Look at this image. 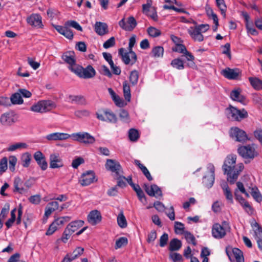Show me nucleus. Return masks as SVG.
Masks as SVG:
<instances>
[{
	"instance_id": "nucleus-61",
	"label": "nucleus",
	"mask_w": 262,
	"mask_h": 262,
	"mask_svg": "<svg viewBox=\"0 0 262 262\" xmlns=\"http://www.w3.org/2000/svg\"><path fill=\"white\" fill-rule=\"evenodd\" d=\"M169 258L173 261V262H181L183 260L182 256L178 253H170L169 254Z\"/></svg>"
},
{
	"instance_id": "nucleus-31",
	"label": "nucleus",
	"mask_w": 262,
	"mask_h": 262,
	"mask_svg": "<svg viewBox=\"0 0 262 262\" xmlns=\"http://www.w3.org/2000/svg\"><path fill=\"white\" fill-rule=\"evenodd\" d=\"M23 184V182L18 177L16 178L14 181V189L13 191L22 193L25 191Z\"/></svg>"
},
{
	"instance_id": "nucleus-52",
	"label": "nucleus",
	"mask_w": 262,
	"mask_h": 262,
	"mask_svg": "<svg viewBox=\"0 0 262 262\" xmlns=\"http://www.w3.org/2000/svg\"><path fill=\"white\" fill-rule=\"evenodd\" d=\"M128 243V240L126 237H121L116 242L115 248L116 249H119L126 246Z\"/></svg>"
},
{
	"instance_id": "nucleus-55",
	"label": "nucleus",
	"mask_w": 262,
	"mask_h": 262,
	"mask_svg": "<svg viewBox=\"0 0 262 262\" xmlns=\"http://www.w3.org/2000/svg\"><path fill=\"white\" fill-rule=\"evenodd\" d=\"M8 168V159L6 157L3 158L0 161V174L4 172Z\"/></svg>"
},
{
	"instance_id": "nucleus-13",
	"label": "nucleus",
	"mask_w": 262,
	"mask_h": 262,
	"mask_svg": "<svg viewBox=\"0 0 262 262\" xmlns=\"http://www.w3.org/2000/svg\"><path fill=\"white\" fill-rule=\"evenodd\" d=\"M105 168L112 172L115 173L116 176H119L121 171V166L120 163L115 160L107 159L105 164Z\"/></svg>"
},
{
	"instance_id": "nucleus-36",
	"label": "nucleus",
	"mask_w": 262,
	"mask_h": 262,
	"mask_svg": "<svg viewBox=\"0 0 262 262\" xmlns=\"http://www.w3.org/2000/svg\"><path fill=\"white\" fill-rule=\"evenodd\" d=\"M10 101L13 104H21L23 103V99L19 92L13 94L10 97Z\"/></svg>"
},
{
	"instance_id": "nucleus-47",
	"label": "nucleus",
	"mask_w": 262,
	"mask_h": 262,
	"mask_svg": "<svg viewBox=\"0 0 262 262\" xmlns=\"http://www.w3.org/2000/svg\"><path fill=\"white\" fill-rule=\"evenodd\" d=\"M171 65L178 70H182L184 68L183 61L180 58L173 59L171 62Z\"/></svg>"
},
{
	"instance_id": "nucleus-40",
	"label": "nucleus",
	"mask_w": 262,
	"mask_h": 262,
	"mask_svg": "<svg viewBox=\"0 0 262 262\" xmlns=\"http://www.w3.org/2000/svg\"><path fill=\"white\" fill-rule=\"evenodd\" d=\"M164 53V49L161 46L154 47L151 52V55L155 58L162 57Z\"/></svg>"
},
{
	"instance_id": "nucleus-14",
	"label": "nucleus",
	"mask_w": 262,
	"mask_h": 262,
	"mask_svg": "<svg viewBox=\"0 0 262 262\" xmlns=\"http://www.w3.org/2000/svg\"><path fill=\"white\" fill-rule=\"evenodd\" d=\"M143 187L145 192L150 196L162 195L161 189L156 184H152L149 187L148 184H144Z\"/></svg>"
},
{
	"instance_id": "nucleus-4",
	"label": "nucleus",
	"mask_w": 262,
	"mask_h": 262,
	"mask_svg": "<svg viewBox=\"0 0 262 262\" xmlns=\"http://www.w3.org/2000/svg\"><path fill=\"white\" fill-rule=\"evenodd\" d=\"M236 160V155H232L227 156L224 161L222 169L224 171V174L227 176V178H229L230 176L231 177L233 173L235 166Z\"/></svg>"
},
{
	"instance_id": "nucleus-32",
	"label": "nucleus",
	"mask_w": 262,
	"mask_h": 262,
	"mask_svg": "<svg viewBox=\"0 0 262 262\" xmlns=\"http://www.w3.org/2000/svg\"><path fill=\"white\" fill-rule=\"evenodd\" d=\"M123 91L125 99L127 102H130L131 98L130 86L126 81L123 82Z\"/></svg>"
},
{
	"instance_id": "nucleus-8",
	"label": "nucleus",
	"mask_w": 262,
	"mask_h": 262,
	"mask_svg": "<svg viewBox=\"0 0 262 262\" xmlns=\"http://www.w3.org/2000/svg\"><path fill=\"white\" fill-rule=\"evenodd\" d=\"M72 136L76 141L84 144H93L95 142V138L88 133L73 134Z\"/></svg>"
},
{
	"instance_id": "nucleus-41",
	"label": "nucleus",
	"mask_w": 262,
	"mask_h": 262,
	"mask_svg": "<svg viewBox=\"0 0 262 262\" xmlns=\"http://www.w3.org/2000/svg\"><path fill=\"white\" fill-rule=\"evenodd\" d=\"M118 115L122 122L125 123H129L130 122V116L126 110L121 109Z\"/></svg>"
},
{
	"instance_id": "nucleus-23",
	"label": "nucleus",
	"mask_w": 262,
	"mask_h": 262,
	"mask_svg": "<svg viewBox=\"0 0 262 262\" xmlns=\"http://www.w3.org/2000/svg\"><path fill=\"white\" fill-rule=\"evenodd\" d=\"M238 168L235 167L232 175L227 178V181L231 184H233L237 180L240 172L244 169V166L243 163H240L238 165Z\"/></svg>"
},
{
	"instance_id": "nucleus-19",
	"label": "nucleus",
	"mask_w": 262,
	"mask_h": 262,
	"mask_svg": "<svg viewBox=\"0 0 262 262\" xmlns=\"http://www.w3.org/2000/svg\"><path fill=\"white\" fill-rule=\"evenodd\" d=\"M27 23L31 26L39 28H42L43 25L41 17L37 14H33L27 19Z\"/></svg>"
},
{
	"instance_id": "nucleus-17",
	"label": "nucleus",
	"mask_w": 262,
	"mask_h": 262,
	"mask_svg": "<svg viewBox=\"0 0 262 262\" xmlns=\"http://www.w3.org/2000/svg\"><path fill=\"white\" fill-rule=\"evenodd\" d=\"M101 219L100 212L97 210L91 211L88 215V221L92 225H95L100 222Z\"/></svg>"
},
{
	"instance_id": "nucleus-25",
	"label": "nucleus",
	"mask_w": 262,
	"mask_h": 262,
	"mask_svg": "<svg viewBox=\"0 0 262 262\" xmlns=\"http://www.w3.org/2000/svg\"><path fill=\"white\" fill-rule=\"evenodd\" d=\"M0 122L3 125L9 126L14 122V118L10 113H5L1 116Z\"/></svg>"
},
{
	"instance_id": "nucleus-27",
	"label": "nucleus",
	"mask_w": 262,
	"mask_h": 262,
	"mask_svg": "<svg viewBox=\"0 0 262 262\" xmlns=\"http://www.w3.org/2000/svg\"><path fill=\"white\" fill-rule=\"evenodd\" d=\"M118 54L121 57L122 60L123 61V62L125 64H128L131 62V63L133 62L132 58H130V53L128 52H125V49L123 48H121L119 49L118 50Z\"/></svg>"
},
{
	"instance_id": "nucleus-49",
	"label": "nucleus",
	"mask_w": 262,
	"mask_h": 262,
	"mask_svg": "<svg viewBox=\"0 0 262 262\" xmlns=\"http://www.w3.org/2000/svg\"><path fill=\"white\" fill-rule=\"evenodd\" d=\"M147 31L149 35L152 37H158L161 34V31L154 27L148 28Z\"/></svg>"
},
{
	"instance_id": "nucleus-38",
	"label": "nucleus",
	"mask_w": 262,
	"mask_h": 262,
	"mask_svg": "<svg viewBox=\"0 0 262 262\" xmlns=\"http://www.w3.org/2000/svg\"><path fill=\"white\" fill-rule=\"evenodd\" d=\"M21 164L24 167H28L31 160V155L26 152L23 154L21 156Z\"/></svg>"
},
{
	"instance_id": "nucleus-21",
	"label": "nucleus",
	"mask_w": 262,
	"mask_h": 262,
	"mask_svg": "<svg viewBox=\"0 0 262 262\" xmlns=\"http://www.w3.org/2000/svg\"><path fill=\"white\" fill-rule=\"evenodd\" d=\"M71 136L66 133H54L48 135L46 138L48 141L64 140L69 139Z\"/></svg>"
},
{
	"instance_id": "nucleus-11",
	"label": "nucleus",
	"mask_w": 262,
	"mask_h": 262,
	"mask_svg": "<svg viewBox=\"0 0 262 262\" xmlns=\"http://www.w3.org/2000/svg\"><path fill=\"white\" fill-rule=\"evenodd\" d=\"M50 167L51 168H59L64 166L62 159L58 153H52L49 158Z\"/></svg>"
},
{
	"instance_id": "nucleus-26",
	"label": "nucleus",
	"mask_w": 262,
	"mask_h": 262,
	"mask_svg": "<svg viewBox=\"0 0 262 262\" xmlns=\"http://www.w3.org/2000/svg\"><path fill=\"white\" fill-rule=\"evenodd\" d=\"M134 164L140 169L143 174L149 181H151L153 180V178L147 168L144 165H143V164H141L139 160H135Z\"/></svg>"
},
{
	"instance_id": "nucleus-30",
	"label": "nucleus",
	"mask_w": 262,
	"mask_h": 262,
	"mask_svg": "<svg viewBox=\"0 0 262 262\" xmlns=\"http://www.w3.org/2000/svg\"><path fill=\"white\" fill-rule=\"evenodd\" d=\"M68 98L72 103H75L80 105L85 104L84 98L81 95H69Z\"/></svg>"
},
{
	"instance_id": "nucleus-6",
	"label": "nucleus",
	"mask_w": 262,
	"mask_h": 262,
	"mask_svg": "<svg viewBox=\"0 0 262 262\" xmlns=\"http://www.w3.org/2000/svg\"><path fill=\"white\" fill-rule=\"evenodd\" d=\"M239 155L245 159H253L257 156L254 147L251 145L241 146L237 149Z\"/></svg>"
},
{
	"instance_id": "nucleus-56",
	"label": "nucleus",
	"mask_w": 262,
	"mask_h": 262,
	"mask_svg": "<svg viewBox=\"0 0 262 262\" xmlns=\"http://www.w3.org/2000/svg\"><path fill=\"white\" fill-rule=\"evenodd\" d=\"M65 26L68 27H72L80 31H82L83 30L82 27L79 25V24L75 20L67 21L65 23Z\"/></svg>"
},
{
	"instance_id": "nucleus-57",
	"label": "nucleus",
	"mask_w": 262,
	"mask_h": 262,
	"mask_svg": "<svg viewBox=\"0 0 262 262\" xmlns=\"http://www.w3.org/2000/svg\"><path fill=\"white\" fill-rule=\"evenodd\" d=\"M84 251V248L78 247L76 248L73 252L72 253L70 254L71 256H72V259H76L79 256L81 255Z\"/></svg>"
},
{
	"instance_id": "nucleus-44",
	"label": "nucleus",
	"mask_w": 262,
	"mask_h": 262,
	"mask_svg": "<svg viewBox=\"0 0 262 262\" xmlns=\"http://www.w3.org/2000/svg\"><path fill=\"white\" fill-rule=\"evenodd\" d=\"M217 8L221 11L222 15L225 17L226 16V5L224 0H215Z\"/></svg>"
},
{
	"instance_id": "nucleus-54",
	"label": "nucleus",
	"mask_w": 262,
	"mask_h": 262,
	"mask_svg": "<svg viewBox=\"0 0 262 262\" xmlns=\"http://www.w3.org/2000/svg\"><path fill=\"white\" fill-rule=\"evenodd\" d=\"M184 236L188 243H191L193 245H196V242L194 235L189 231H185L184 232Z\"/></svg>"
},
{
	"instance_id": "nucleus-28",
	"label": "nucleus",
	"mask_w": 262,
	"mask_h": 262,
	"mask_svg": "<svg viewBox=\"0 0 262 262\" xmlns=\"http://www.w3.org/2000/svg\"><path fill=\"white\" fill-rule=\"evenodd\" d=\"M182 242L178 238L172 239L169 243L168 250L170 251H178L182 247Z\"/></svg>"
},
{
	"instance_id": "nucleus-22",
	"label": "nucleus",
	"mask_w": 262,
	"mask_h": 262,
	"mask_svg": "<svg viewBox=\"0 0 262 262\" xmlns=\"http://www.w3.org/2000/svg\"><path fill=\"white\" fill-rule=\"evenodd\" d=\"M95 31L98 35L103 36L108 33V26L106 23L97 21L95 25Z\"/></svg>"
},
{
	"instance_id": "nucleus-48",
	"label": "nucleus",
	"mask_w": 262,
	"mask_h": 262,
	"mask_svg": "<svg viewBox=\"0 0 262 262\" xmlns=\"http://www.w3.org/2000/svg\"><path fill=\"white\" fill-rule=\"evenodd\" d=\"M251 194L257 202L259 203L262 201V196L257 187H253L251 189Z\"/></svg>"
},
{
	"instance_id": "nucleus-58",
	"label": "nucleus",
	"mask_w": 262,
	"mask_h": 262,
	"mask_svg": "<svg viewBox=\"0 0 262 262\" xmlns=\"http://www.w3.org/2000/svg\"><path fill=\"white\" fill-rule=\"evenodd\" d=\"M157 237V232L156 230H153L148 233L146 241L149 244L153 243Z\"/></svg>"
},
{
	"instance_id": "nucleus-34",
	"label": "nucleus",
	"mask_w": 262,
	"mask_h": 262,
	"mask_svg": "<svg viewBox=\"0 0 262 262\" xmlns=\"http://www.w3.org/2000/svg\"><path fill=\"white\" fill-rule=\"evenodd\" d=\"M221 186L226 199L228 200L230 203H233V195L227 183H225L222 184Z\"/></svg>"
},
{
	"instance_id": "nucleus-53",
	"label": "nucleus",
	"mask_w": 262,
	"mask_h": 262,
	"mask_svg": "<svg viewBox=\"0 0 262 262\" xmlns=\"http://www.w3.org/2000/svg\"><path fill=\"white\" fill-rule=\"evenodd\" d=\"M16 209L14 208L11 211V217L6 222L5 225L7 228H10L16 220L15 212Z\"/></svg>"
},
{
	"instance_id": "nucleus-43",
	"label": "nucleus",
	"mask_w": 262,
	"mask_h": 262,
	"mask_svg": "<svg viewBox=\"0 0 262 262\" xmlns=\"http://www.w3.org/2000/svg\"><path fill=\"white\" fill-rule=\"evenodd\" d=\"M139 76V73L137 70H134L130 72L129 78L132 85H135L137 84Z\"/></svg>"
},
{
	"instance_id": "nucleus-59",
	"label": "nucleus",
	"mask_w": 262,
	"mask_h": 262,
	"mask_svg": "<svg viewBox=\"0 0 262 262\" xmlns=\"http://www.w3.org/2000/svg\"><path fill=\"white\" fill-rule=\"evenodd\" d=\"M73 233L72 231H71L70 229L67 227L63 233L61 241L64 243H66L67 241L69 239L70 236Z\"/></svg>"
},
{
	"instance_id": "nucleus-24",
	"label": "nucleus",
	"mask_w": 262,
	"mask_h": 262,
	"mask_svg": "<svg viewBox=\"0 0 262 262\" xmlns=\"http://www.w3.org/2000/svg\"><path fill=\"white\" fill-rule=\"evenodd\" d=\"M136 43V36L133 35L130 38L129 40V45L128 47V50L129 51V52L130 53V56L131 58L133 59V62L132 63V64H134L137 59V56L136 54V53L133 51V48L135 44Z\"/></svg>"
},
{
	"instance_id": "nucleus-64",
	"label": "nucleus",
	"mask_w": 262,
	"mask_h": 262,
	"mask_svg": "<svg viewBox=\"0 0 262 262\" xmlns=\"http://www.w3.org/2000/svg\"><path fill=\"white\" fill-rule=\"evenodd\" d=\"M74 115L78 118L88 117L90 115V112L86 110H77L74 112Z\"/></svg>"
},
{
	"instance_id": "nucleus-15",
	"label": "nucleus",
	"mask_w": 262,
	"mask_h": 262,
	"mask_svg": "<svg viewBox=\"0 0 262 262\" xmlns=\"http://www.w3.org/2000/svg\"><path fill=\"white\" fill-rule=\"evenodd\" d=\"M33 157L41 170H45L47 169L48 163L46 160L45 156L40 151L35 152Z\"/></svg>"
},
{
	"instance_id": "nucleus-20",
	"label": "nucleus",
	"mask_w": 262,
	"mask_h": 262,
	"mask_svg": "<svg viewBox=\"0 0 262 262\" xmlns=\"http://www.w3.org/2000/svg\"><path fill=\"white\" fill-rule=\"evenodd\" d=\"M212 236L216 238H222L226 235L225 229L219 224L213 225L212 229Z\"/></svg>"
},
{
	"instance_id": "nucleus-12",
	"label": "nucleus",
	"mask_w": 262,
	"mask_h": 262,
	"mask_svg": "<svg viewBox=\"0 0 262 262\" xmlns=\"http://www.w3.org/2000/svg\"><path fill=\"white\" fill-rule=\"evenodd\" d=\"M208 168L210 170V176H205L203 178V183L204 185L208 188H211L214 183L215 179V168L212 164H209Z\"/></svg>"
},
{
	"instance_id": "nucleus-2",
	"label": "nucleus",
	"mask_w": 262,
	"mask_h": 262,
	"mask_svg": "<svg viewBox=\"0 0 262 262\" xmlns=\"http://www.w3.org/2000/svg\"><path fill=\"white\" fill-rule=\"evenodd\" d=\"M72 72L79 77L84 79L93 78L96 75L95 69L91 65L88 66L86 68H83L82 66L78 65L76 69H72Z\"/></svg>"
},
{
	"instance_id": "nucleus-37",
	"label": "nucleus",
	"mask_w": 262,
	"mask_h": 262,
	"mask_svg": "<svg viewBox=\"0 0 262 262\" xmlns=\"http://www.w3.org/2000/svg\"><path fill=\"white\" fill-rule=\"evenodd\" d=\"M254 232V236L256 239H262V228L256 222L252 225Z\"/></svg>"
},
{
	"instance_id": "nucleus-51",
	"label": "nucleus",
	"mask_w": 262,
	"mask_h": 262,
	"mask_svg": "<svg viewBox=\"0 0 262 262\" xmlns=\"http://www.w3.org/2000/svg\"><path fill=\"white\" fill-rule=\"evenodd\" d=\"M28 145L25 143H17L11 145L7 149L9 151H14L19 148H26Z\"/></svg>"
},
{
	"instance_id": "nucleus-46",
	"label": "nucleus",
	"mask_w": 262,
	"mask_h": 262,
	"mask_svg": "<svg viewBox=\"0 0 262 262\" xmlns=\"http://www.w3.org/2000/svg\"><path fill=\"white\" fill-rule=\"evenodd\" d=\"M118 224L122 228H125L127 226V222L123 215V212H121L117 217Z\"/></svg>"
},
{
	"instance_id": "nucleus-33",
	"label": "nucleus",
	"mask_w": 262,
	"mask_h": 262,
	"mask_svg": "<svg viewBox=\"0 0 262 262\" xmlns=\"http://www.w3.org/2000/svg\"><path fill=\"white\" fill-rule=\"evenodd\" d=\"M249 81L254 89L262 90V80L256 77H249Z\"/></svg>"
},
{
	"instance_id": "nucleus-7",
	"label": "nucleus",
	"mask_w": 262,
	"mask_h": 262,
	"mask_svg": "<svg viewBox=\"0 0 262 262\" xmlns=\"http://www.w3.org/2000/svg\"><path fill=\"white\" fill-rule=\"evenodd\" d=\"M137 21L134 17L130 16L127 18L125 21V18H122L119 22V26L123 30L127 31H132L136 27Z\"/></svg>"
},
{
	"instance_id": "nucleus-60",
	"label": "nucleus",
	"mask_w": 262,
	"mask_h": 262,
	"mask_svg": "<svg viewBox=\"0 0 262 262\" xmlns=\"http://www.w3.org/2000/svg\"><path fill=\"white\" fill-rule=\"evenodd\" d=\"M168 241V235L166 233H164L162 234V235L160 237L159 240V246L161 247H165L167 244Z\"/></svg>"
},
{
	"instance_id": "nucleus-5",
	"label": "nucleus",
	"mask_w": 262,
	"mask_h": 262,
	"mask_svg": "<svg viewBox=\"0 0 262 262\" xmlns=\"http://www.w3.org/2000/svg\"><path fill=\"white\" fill-rule=\"evenodd\" d=\"M229 134L231 138L237 142L245 143L248 140L246 132L237 127H232Z\"/></svg>"
},
{
	"instance_id": "nucleus-42",
	"label": "nucleus",
	"mask_w": 262,
	"mask_h": 262,
	"mask_svg": "<svg viewBox=\"0 0 262 262\" xmlns=\"http://www.w3.org/2000/svg\"><path fill=\"white\" fill-rule=\"evenodd\" d=\"M140 135L137 129L131 128L128 131V138L131 141L136 142L139 138Z\"/></svg>"
},
{
	"instance_id": "nucleus-10",
	"label": "nucleus",
	"mask_w": 262,
	"mask_h": 262,
	"mask_svg": "<svg viewBox=\"0 0 262 262\" xmlns=\"http://www.w3.org/2000/svg\"><path fill=\"white\" fill-rule=\"evenodd\" d=\"M61 58L66 63L69 65L68 68L72 72V69H76V66L78 65L76 64L75 53L73 51H68L64 53Z\"/></svg>"
},
{
	"instance_id": "nucleus-63",
	"label": "nucleus",
	"mask_w": 262,
	"mask_h": 262,
	"mask_svg": "<svg viewBox=\"0 0 262 262\" xmlns=\"http://www.w3.org/2000/svg\"><path fill=\"white\" fill-rule=\"evenodd\" d=\"M188 32L191 37H193L201 33V31L199 25H197L194 28L190 27L188 30Z\"/></svg>"
},
{
	"instance_id": "nucleus-9",
	"label": "nucleus",
	"mask_w": 262,
	"mask_h": 262,
	"mask_svg": "<svg viewBox=\"0 0 262 262\" xmlns=\"http://www.w3.org/2000/svg\"><path fill=\"white\" fill-rule=\"evenodd\" d=\"M97 181L95 172L93 170H89L83 173L79 180L80 184L83 186H88Z\"/></svg>"
},
{
	"instance_id": "nucleus-62",
	"label": "nucleus",
	"mask_w": 262,
	"mask_h": 262,
	"mask_svg": "<svg viewBox=\"0 0 262 262\" xmlns=\"http://www.w3.org/2000/svg\"><path fill=\"white\" fill-rule=\"evenodd\" d=\"M17 163V158L15 156H12L9 157V167L11 171L15 170V166Z\"/></svg>"
},
{
	"instance_id": "nucleus-39",
	"label": "nucleus",
	"mask_w": 262,
	"mask_h": 262,
	"mask_svg": "<svg viewBox=\"0 0 262 262\" xmlns=\"http://www.w3.org/2000/svg\"><path fill=\"white\" fill-rule=\"evenodd\" d=\"M232 253L236 262H244V258L243 252L238 248H234L232 249Z\"/></svg>"
},
{
	"instance_id": "nucleus-45",
	"label": "nucleus",
	"mask_w": 262,
	"mask_h": 262,
	"mask_svg": "<svg viewBox=\"0 0 262 262\" xmlns=\"http://www.w3.org/2000/svg\"><path fill=\"white\" fill-rule=\"evenodd\" d=\"M174 232L176 234H184V232L186 231L184 230V225L179 222H174Z\"/></svg>"
},
{
	"instance_id": "nucleus-29",
	"label": "nucleus",
	"mask_w": 262,
	"mask_h": 262,
	"mask_svg": "<svg viewBox=\"0 0 262 262\" xmlns=\"http://www.w3.org/2000/svg\"><path fill=\"white\" fill-rule=\"evenodd\" d=\"M103 113L106 117V121L114 123H117L118 120L117 116L111 111L108 109L104 110H103Z\"/></svg>"
},
{
	"instance_id": "nucleus-50",
	"label": "nucleus",
	"mask_w": 262,
	"mask_h": 262,
	"mask_svg": "<svg viewBox=\"0 0 262 262\" xmlns=\"http://www.w3.org/2000/svg\"><path fill=\"white\" fill-rule=\"evenodd\" d=\"M239 203L241 204V205L244 208L245 211L249 214H252L253 213V208L250 205L249 203L246 201L244 198H243L242 200L238 201Z\"/></svg>"
},
{
	"instance_id": "nucleus-1",
	"label": "nucleus",
	"mask_w": 262,
	"mask_h": 262,
	"mask_svg": "<svg viewBox=\"0 0 262 262\" xmlns=\"http://www.w3.org/2000/svg\"><path fill=\"white\" fill-rule=\"evenodd\" d=\"M227 118L231 121H241L248 117V113L245 109L238 110L231 105L226 109Z\"/></svg>"
},
{
	"instance_id": "nucleus-35",
	"label": "nucleus",
	"mask_w": 262,
	"mask_h": 262,
	"mask_svg": "<svg viewBox=\"0 0 262 262\" xmlns=\"http://www.w3.org/2000/svg\"><path fill=\"white\" fill-rule=\"evenodd\" d=\"M84 224V221L82 220L75 221L71 222L67 227L72 232L74 233L79 228L82 227Z\"/></svg>"
},
{
	"instance_id": "nucleus-3",
	"label": "nucleus",
	"mask_w": 262,
	"mask_h": 262,
	"mask_svg": "<svg viewBox=\"0 0 262 262\" xmlns=\"http://www.w3.org/2000/svg\"><path fill=\"white\" fill-rule=\"evenodd\" d=\"M55 107L54 102L51 100H42L33 105L31 107L32 111L37 113H45L51 111Z\"/></svg>"
},
{
	"instance_id": "nucleus-16",
	"label": "nucleus",
	"mask_w": 262,
	"mask_h": 262,
	"mask_svg": "<svg viewBox=\"0 0 262 262\" xmlns=\"http://www.w3.org/2000/svg\"><path fill=\"white\" fill-rule=\"evenodd\" d=\"M222 75L229 79H237L241 74V71L238 69H230L227 68L222 70Z\"/></svg>"
},
{
	"instance_id": "nucleus-18",
	"label": "nucleus",
	"mask_w": 262,
	"mask_h": 262,
	"mask_svg": "<svg viewBox=\"0 0 262 262\" xmlns=\"http://www.w3.org/2000/svg\"><path fill=\"white\" fill-rule=\"evenodd\" d=\"M241 89L239 88L232 90L230 93V98L233 101L246 104L247 102L246 97L241 94Z\"/></svg>"
}]
</instances>
